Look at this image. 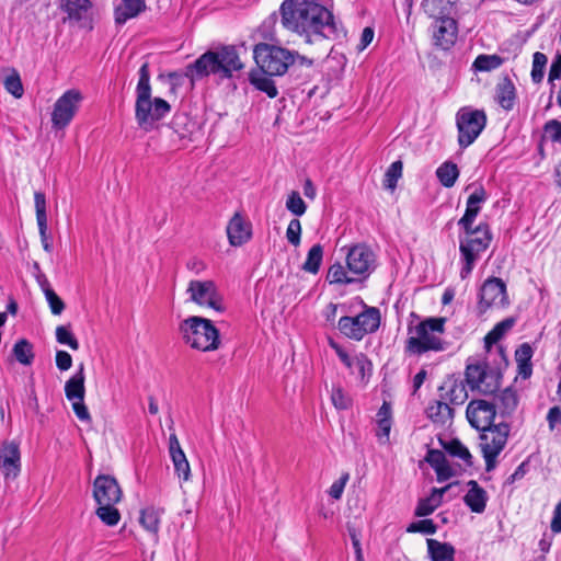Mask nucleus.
Masks as SVG:
<instances>
[{
	"label": "nucleus",
	"instance_id": "1",
	"mask_svg": "<svg viewBox=\"0 0 561 561\" xmlns=\"http://www.w3.org/2000/svg\"><path fill=\"white\" fill-rule=\"evenodd\" d=\"M328 4L285 0L279 8L280 23L286 30L304 36L308 44L336 39L341 34H345V31L343 25L335 21Z\"/></svg>",
	"mask_w": 561,
	"mask_h": 561
},
{
	"label": "nucleus",
	"instance_id": "2",
	"mask_svg": "<svg viewBox=\"0 0 561 561\" xmlns=\"http://www.w3.org/2000/svg\"><path fill=\"white\" fill-rule=\"evenodd\" d=\"M488 194L485 188L479 184L467 199L463 216L458 220L457 225L466 234L465 238L459 237L460 252V278L466 279L474 268L476 262L480 254L484 252L491 244L492 232L490 225L485 221L473 227V224L481 210V204L485 203Z\"/></svg>",
	"mask_w": 561,
	"mask_h": 561
},
{
	"label": "nucleus",
	"instance_id": "3",
	"mask_svg": "<svg viewBox=\"0 0 561 561\" xmlns=\"http://www.w3.org/2000/svg\"><path fill=\"white\" fill-rule=\"evenodd\" d=\"M244 69L239 50L234 45H219L208 49L185 67L184 76L192 83L214 76L219 81L231 80Z\"/></svg>",
	"mask_w": 561,
	"mask_h": 561
},
{
	"label": "nucleus",
	"instance_id": "4",
	"mask_svg": "<svg viewBox=\"0 0 561 561\" xmlns=\"http://www.w3.org/2000/svg\"><path fill=\"white\" fill-rule=\"evenodd\" d=\"M253 57L257 67L268 76L289 73L297 78L308 79L313 60L285 47L259 43L253 48Z\"/></svg>",
	"mask_w": 561,
	"mask_h": 561
},
{
	"label": "nucleus",
	"instance_id": "5",
	"mask_svg": "<svg viewBox=\"0 0 561 561\" xmlns=\"http://www.w3.org/2000/svg\"><path fill=\"white\" fill-rule=\"evenodd\" d=\"M136 87L135 118L140 128L150 130L154 124L171 112V105L161 98L151 99L149 64L139 68Z\"/></svg>",
	"mask_w": 561,
	"mask_h": 561
},
{
	"label": "nucleus",
	"instance_id": "6",
	"mask_svg": "<svg viewBox=\"0 0 561 561\" xmlns=\"http://www.w3.org/2000/svg\"><path fill=\"white\" fill-rule=\"evenodd\" d=\"M446 319L427 318L416 324L413 329L409 328L410 333H414L408 337L405 342V352L422 355L426 352H440L446 348V343L438 336L445 331Z\"/></svg>",
	"mask_w": 561,
	"mask_h": 561
},
{
	"label": "nucleus",
	"instance_id": "7",
	"mask_svg": "<svg viewBox=\"0 0 561 561\" xmlns=\"http://www.w3.org/2000/svg\"><path fill=\"white\" fill-rule=\"evenodd\" d=\"M184 343L202 352H213L220 346V333L213 321L198 316L184 319L179 325Z\"/></svg>",
	"mask_w": 561,
	"mask_h": 561
},
{
	"label": "nucleus",
	"instance_id": "8",
	"mask_svg": "<svg viewBox=\"0 0 561 561\" xmlns=\"http://www.w3.org/2000/svg\"><path fill=\"white\" fill-rule=\"evenodd\" d=\"M380 310L364 304V310L355 316H344L337 322L339 331L347 339L362 341L365 335L376 332L380 327Z\"/></svg>",
	"mask_w": 561,
	"mask_h": 561
},
{
	"label": "nucleus",
	"instance_id": "9",
	"mask_svg": "<svg viewBox=\"0 0 561 561\" xmlns=\"http://www.w3.org/2000/svg\"><path fill=\"white\" fill-rule=\"evenodd\" d=\"M511 426L506 422L482 430L480 448L485 460V470L492 471L496 467V458L506 446Z\"/></svg>",
	"mask_w": 561,
	"mask_h": 561
},
{
	"label": "nucleus",
	"instance_id": "10",
	"mask_svg": "<svg viewBox=\"0 0 561 561\" xmlns=\"http://www.w3.org/2000/svg\"><path fill=\"white\" fill-rule=\"evenodd\" d=\"M486 114L483 110L462 107L456 114L458 145L465 149L472 145L486 126Z\"/></svg>",
	"mask_w": 561,
	"mask_h": 561
},
{
	"label": "nucleus",
	"instance_id": "11",
	"mask_svg": "<svg viewBox=\"0 0 561 561\" xmlns=\"http://www.w3.org/2000/svg\"><path fill=\"white\" fill-rule=\"evenodd\" d=\"M346 266L351 274L357 275L358 282L367 279L376 268V255L364 243L351 247L346 254Z\"/></svg>",
	"mask_w": 561,
	"mask_h": 561
},
{
	"label": "nucleus",
	"instance_id": "12",
	"mask_svg": "<svg viewBox=\"0 0 561 561\" xmlns=\"http://www.w3.org/2000/svg\"><path fill=\"white\" fill-rule=\"evenodd\" d=\"M83 95L79 90H67L54 104L51 124L56 129L67 127L80 107Z\"/></svg>",
	"mask_w": 561,
	"mask_h": 561
},
{
	"label": "nucleus",
	"instance_id": "13",
	"mask_svg": "<svg viewBox=\"0 0 561 561\" xmlns=\"http://www.w3.org/2000/svg\"><path fill=\"white\" fill-rule=\"evenodd\" d=\"M186 293L196 305L207 306L219 312L224 311L221 298L213 280H191Z\"/></svg>",
	"mask_w": 561,
	"mask_h": 561
},
{
	"label": "nucleus",
	"instance_id": "14",
	"mask_svg": "<svg viewBox=\"0 0 561 561\" xmlns=\"http://www.w3.org/2000/svg\"><path fill=\"white\" fill-rule=\"evenodd\" d=\"M478 307L485 312L490 307H505L508 304L506 285L497 277H489L480 289Z\"/></svg>",
	"mask_w": 561,
	"mask_h": 561
},
{
	"label": "nucleus",
	"instance_id": "15",
	"mask_svg": "<svg viewBox=\"0 0 561 561\" xmlns=\"http://www.w3.org/2000/svg\"><path fill=\"white\" fill-rule=\"evenodd\" d=\"M494 355L496 357L494 359L495 365L492 366L488 363L483 380L479 388V391L483 394H494L500 389L503 377L502 370L508 365V359L503 346L496 345Z\"/></svg>",
	"mask_w": 561,
	"mask_h": 561
},
{
	"label": "nucleus",
	"instance_id": "16",
	"mask_svg": "<svg viewBox=\"0 0 561 561\" xmlns=\"http://www.w3.org/2000/svg\"><path fill=\"white\" fill-rule=\"evenodd\" d=\"M466 415L472 427L478 431L485 430L494 425L495 404L482 399L472 400L467 407Z\"/></svg>",
	"mask_w": 561,
	"mask_h": 561
},
{
	"label": "nucleus",
	"instance_id": "17",
	"mask_svg": "<svg viewBox=\"0 0 561 561\" xmlns=\"http://www.w3.org/2000/svg\"><path fill=\"white\" fill-rule=\"evenodd\" d=\"M458 36V23L455 18L434 20L432 24L433 46L447 51L456 44Z\"/></svg>",
	"mask_w": 561,
	"mask_h": 561
},
{
	"label": "nucleus",
	"instance_id": "18",
	"mask_svg": "<svg viewBox=\"0 0 561 561\" xmlns=\"http://www.w3.org/2000/svg\"><path fill=\"white\" fill-rule=\"evenodd\" d=\"M123 492L117 480L108 474H100L93 482V497L99 505L116 504Z\"/></svg>",
	"mask_w": 561,
	"mask_h": 561
},
{
	"label": "nucleus",
	"instance_id": "19",
	"mask_svg": "<svg viewBox=\"0 0 561 561\" xmlns=\"http://www.w3.org/2000/svg\"><path fill=\"white\" fill-rule=\"evenodd\" d=\"M0 469L5 479H15L21 471L20 446L15 442H4L0 447Z\"/></svg>",
	"mask_w": 561,
	"mask_h": 561
},
{
	"label": "nucleus",
	"instance_id": "20",
	"mask_svg": "<svg viewBox=\"0 0 561 561\" xmlns=\"http://www.w3.org/2000/svg\"><path fill=\"white\" fill-rule=\"evenodd\" d=\"M227 236L232 247H241L252 237L251 224L245 222L240 213H236L228 222Z\"/></svg>",
	"mask_w": 561,
	"mask_h": 561
},
{
	"label": "nucleus",
	"instance_id": "21",
	"mask_svg": "<svg viewBox=\"0 0 561 561\" xmlns=\"http://www.w3.org/2000/svg\"><path fill=\"white\" fill-rule=\"evenodd\" d=\"M93 3L91 0H60L58 8L67 14L64 22L81 23L85 21Z\"/></svg>",
	"mask_w": 561,
	"mask_h": 561
},
{
	"label": "nucleus",
	"instance_id": "22",
	"mask_svg": "<svg viewBox=\"0 0 561 561\" xmlns=\"http://www.w3.org/2000/svg\"><path fill=\"white\" fill-rule=\"evenodd\" d=\"M169 453L178 477L183 481H188L191 478L190 463L175 434H171L169 437Z\"/></svg>",
	"mask_w": 561,
	"mask_h": 561
},
{
	"label": "nucleus",
	"instance_id": "23",
	"mask_svg": "<svg viewBox=\"0 0 561 561\" xmlns=\"http://www.w3.org/2000/svg\"><path fill=\"white\" fill-rule=\"evenodd\" d=\"M34 203L36 209V221L38 226V231L41 236V241L43 244V249L50 253L53 251V243L47 233V213H46V197L42 192H35L34 194Z\"/></svg>",
	"mask_w": 561,
	"mask_h": 561
},
{
	"label": "nucleus",
	"instance_id": "24",
	"mask_svg": "<svg viewBox=\"0 0 561 561\" xmlns=\"http://www.w3.org/2000/svg\"><path fill=\"white\" fill-rule=\"evenodd\" d=\"M458 0H423L421 8L433 20L454 18Z\"/></svg>",
	"mask_w": 561,
	"mask_h": 561
},
{
	"label": "nucleus",
	"instance_id": "25",
	"mask_svg": "<svg viewBox=\"0 0 561 561\" xmlns=\"http://www.w3.org/2000/svg\"><path fill=\"white\" fill-rule=\"evenodd\" d=\"M467 485L469 490L463 496V503L472 513H483L489 500L486 491L476 480H469Z\"/></svg>",
	"mask_w": 561,
	"mask_h": 561
},
{
	"label": "nucleus",
	"instance_id": "26",
	"mask_svg": "<svg viewBox=\"0 0 561 561\" xmlns=\"http://www.w3.org/2000/svg\"><path fill=\"white\" fill-rule=\"evenodd\" d=\"M454 409L444 401H434L426 408L427 417L436 425H450L454 420Z\"/></svg>",
	"mask_w": 561,
	"mask_h": 561
},
{
	"label": "nucleus",
	"instance_id": "27",
	"mask_svg": "<svg viewBox=\"0 0 561 561\" xmlns=\"http://www.w3.org/2000/svg\"><path fill=\"white\" fill-rule=\"evenodd\" d=\"M495 101L505 111H512L516 101V89L508 77H504L495 87Z\"/></svg>",
	"mask_w": 561,
	"mask_h": 561
},
{
	"label": "nucleus",
	"instance_id": "28",
	"mask_svg": "<svg viewBox=\"0 0 561 561\" xmlns=\"http://www.w3.org/2000/svg\"><path fill=\"white\" fill-rule=\"evenodd\" d=\"M146 9L145 0H122L121 4L115 7V23L123 25L129 19L136 18Z\"/></svg>",
	"mask_w": 561,
	"mask_h": 561
},
{
	"label": "nucleus",
	"instance_id": "29",
	"mask_svg": "<svg viewBox=\"0 0 561 561\" xmlns=\"http://www.w3.org/2000/svg\"><path fill=\"white\" fill-rule=\"evenodd\" d=\"M494 401L495 410L499 409L501 416H511L518 405L517 391L513 387H506L494 397Z\"/></svg>",
	"mask_w": 561,
	"mask_h": 561
},
{
	"label": "nucleus",
	"instance_id": "30",
	"mask_svg": "<svg viewBox=\"0 0 561 561\" xmlns=\"http://www.w3.org/2000/svg\"><path fill=\"white\" fill-rule=\"evenodd\" d=\"M272 77L273 76H268L259 68L252 69L249 72L248 79L250 84L253 85L256 90L265 93L268 98L274 99L278 95V90Z\"/></svg>",
	"mask_w": 561,
	"mask_h": 561
},
{
	"label": "nucleus",
	"instance_id": "31",
	"mask_svg": "<svg viewBox=\"0 0 561 561\" xmlns=\"http://www.w3.org/2000/svg\"><path fill=\"white\" fill-rule=\"evenodd\" d=\"M84 380H85L84 365L81 363L79 365L78 371H76L73 374V376L69 380L66 381V385H65L66 398L69 401L84 400V393H85Z\"/></svg>",
	"mask_w": 561,
	"mask_h": 561
},
{
	"label": "nucleus",
	"instance_id": "32",
	"mask_svg": "<svg viewBox=\"0 0 561 561\" xmlns=\"http://www.w3.org/2000/svg\"><path fill=\"white\" fill-rule=\"evenodd\" d=\"M534 350L529 343L520 344L515 351V362L517 364V373L523 379L530 378L533 374L531 358Z\"/></svg>",
	"mask_w": 561,
	"mask_h": 561
},
{
	"label": "nucleus",
	"instance_id": "33",
	"mask_svg": "<svg viewBox=\"0 0 561 561\" xmlns=\"http://www.w3.org/2000/svg\"><path fill=\"white\" fill-rule=\"evenodd\" d=\"M162 514L163 510L154 506H148L140 511L139 523L145 530L154 537V541H158Z\"/></svg>",
	"mask_w": 561,
	"mask_h": 561
},
{
	"label": "nucleus",
	"instance_id": "34",
	"mask_svg": "<svg viewBox=\"0 0 561 561\" xmlns=\"http://www.w3.org/2000/svg\"><path fill=\"white\" fill-rule=\"evenodd\" d=\"M427 553L432 561H455V548L449 542L427 539Z\"/></svg>",
	"mask_w": 561,
	"mask_h": 561
},
{
	"label": "nucleus",
	"instance_id": "35",
	"mask_svg": "<svg viewBox=\"0 0 561 561\" xmlns=\"http://www.w3.org/2000/svg\"><path fill=\"white\" fill-rule=\"evenodd\" d=\"M439 444L450 457L461 459L468 467L473 465L472 455L458 438H451L449 440L439 438Z\"/></svg>",
	"mask_w": 561,
	"mask_h": 561
},
{
	"label": "nucleus",
	"instance_id": "36",
	"mask_svg": "<svg viewBox=\"0 0 561 561\" xmlns=\"http://www.w3.org/2000/svg\"><path fill=\"white\" fill-rule=\"evenodd\" d=\"M515 324V318L510 317L501 322L496 323L494 328L485 335L484 344L488 353L492 354V346L497 344V342L505 335L507 331H510Z\"/></svg>",
	"mask_w": 561,
	"mask_h": 561
},
{
	"label": "nucleus",
	"instance_id": "37",
	"mask_svg": "<svg viewBox=\"0 0 561 561\" xmlns=\"http://www.w3.org/2000/svg\"><path fill=\"white\" fill-rule=\"evenodd\" d=\"M446 387H448V390L445 394H442V397L448 400L449 403L460 405L466 401L468 394L462 381L451 380L449 383L442 386L439 390L443 391Z\"/></svg>",
	"mask_w": 561,
	"mask_h": 561
},
{
	"label": "nucleus",
	"instance_id": "38",
	"mask_svg": "<svg viewBox=\"0 0 561 561\" xmlns=\"http://www.w3.org/2000/svg\"><path fill=\"white\" fill-rule=\"evenodd\" d=\"M436 176L444 187H453L459 176V170L456 163L446 161L436 170Z\"/></svg>",
	"mask_w": 561,
	"mask_h": 561
},
{
	"label": "nucleus",
	"instance_id": "39",
	"mask_svg": "<svg viewBox=\"0 0 561 561\" xmlns=\"http://www.w3.org/2000/svg\"><path fill=\"white\" fill-rule=\"evenodd\" d=\"M348 274H351L348 270H345L340 262H336L329 267L327 280L335 285H347L358 282L356 277L348 276Z\"/></svg>",
	"mask_w": 561,
	"mask_h": 561
},
{
	"label": "nucleus",
	"instance_id": "40",
	"mask_svg": "<svg viewBox=\"0 0 561 561\" xmlns=\"http://www.w3.org/2000/svg\"><path fill=\"white\" fill-rule=\"evenodd\" d=\"M486 366L488 362H479L476 364L467 365L465 374L466 381L472 390H479L481 381L483 380V376L485 374Z\"/></svg>",
	"mask_w": 561,
	"mask_h": 561
},
{
	"label": "nucleus",
	"instance_id": "41",
	"mask_svg": "<svg viewBox=\"0 0 561 561\" xmlns=\"http://www.w3.org/2000/svg\"><path fill=\"white\" fill-rule=\"evenodd\" d=\"M503 62H504V58H502L501 56H499L496 54H493V55L481 54L474 59V61L472 64V68L476 71L486 72V71L497 69L499 67H501L503 65Z\"/></svg>",
	"mask_w": 561,
	"mask_h": 561
},
{
	"label": "nucleus",
	"instance_id": "42",
	"mask_svg": "<svg viewBox=\"0 0 561 561\" xmlns=\"http://www.w3.org/2000/svg\"><path fill=\"white\" fill-rule=\"evenodd\" d=\"M322 259L323 247L320 243H317L308 251L307 259L302 264V270L311 274H317L320 270Z\"/></svg>",
	"mask_w": 561,
	"mask_h": 561
},
{
	"label": "nucleus",
	"instance_id": "43",
	"mask_svg": "<svg viewBox=\"0 0 561 561\" xmlns=\"http://www.w3.org/2000/svg\"><path fill=\"white\" fill-rule=\"evenodd\" d=\"M15 359L22 365H31L34 359L33 345L26 339L19 340L12 350Z\"/></svg>",
	"mask_w": 561,
	"mask_h": 561
},
{
	"label": "nucleus",
	"instance_id": "44",
	"mask_svg": "<svg viewBox=\"0 0 561 561\" xmlns=\"http://www.w3.org/2000/svg\"><path fill=\"white\" fill-rule=\"evenodd\" d=\"M95 514L102 523L110 527L116 526L121 520V513L115 507V504L99 505Z\"/></svg>",
	"mask_w": 561,
	"mask_h": 561
},
{
	"label": "nucleus",
	"instance_id": "45",
	"mask_svg": "<svg viewBox=\"0 0 561 561\" xmlns=\"http://www.w3.org/2000/svg\"><path fill=\"white\" fill-rule=\"evenodd\" d=\"M191 119L186 113H175L170 123V127L178 136L183 139L191 133Z\"/></svg>",
	"mask_w": 561,
	"mask_h": 561
},
{
	"label": "nucleus",
	"instance_id": "46",
	"mask_svg": "<svg viewBox=\"0 0 561 561\" xmlns=\"http://www.w3.org/2000/svg\"><path fill=\"white\" fill-rule=\"evenodd\" d=\"M548 58L543 53L536 51L533 56L531 80L534 83H540L545 77V70Z\"/></svg>",
	"mask_w": 561,
	"mask_h": 561
},
{
	"label": "nucleus",
	"instance_id": "47",
	"mask_svg": "<svg viewBox=\"0 0 561 561\" xmlns=\"http://www.w3.org/2000/svg\"><path fill=\"white\" fill-rule=\"evenodd\" d=\"M403 164L400 160L392 162L386 171L383 179V187L393 191L397 186L398 180L402 175Z\"/></svg>",
	"mask_w": 561,
	"mask_h": 561
},
{
	"label": "nucleus",
	"instance_id": "48",
	"mask_svg": "<svg viewBox=\"0 0 561 561\" xmlns=\"http://www.w3.org/2000/svg\"><path fill=\"white\" fill-rule=\"evenodd\" d=\"M56 340L59 344L67 345L73 351L79 350V342L70 330V324L56 328Z\"/></svg>",
	"mask_w": 561,
	"mask_h": 561
},
{
	"label": "nucleus",
	"instance_id": "49",
	"mask_svg": "<svg viewBox=\"0 0 561 561\" xmlns=\"http://www.w3.org/2000/svg\"><path fill=\"white\" fill-rule=\"evenodd\" d=\"M439 506V501L430 494L428 496L419 500L414 515L417 517L428 516Z\"/></svg>",
	"mask_w": 561,
	"mask_h": 561
},
{
	"label": "nucleus",
	"instance_id": "50",
	"mask_svg": "<svg viewBox=\"0 0 561 561\" xmlns=\"http://www.w3.org/2000/svg\"><path fill=\"white\" fill-rule=\"evenodd\" d=\"M286 208L295 216L300 217L307 210V205L297 191L289 193L286 201Z\"/></svg>",
	"mask_w": 561,
	"mask_h": 561
},
{
	"label": "nucleus",
	"instance_id": "51",
	"mask_svg": "<svg viewBox=\"0 0 561 561\" xmlns=\"http://www.w3.org/2000/svg\"><path fill=\"white\" fill-rule=\"evenodd\" d=\"M4 89L12 94L14 98H21L23 95V85L20 78V75L16 70H12L11 75H9L4 79Z\"/></svg>",
	"mask_w": 561,
	"mask_h": 561
},
{
	"label": "nucleus",
	"instance_id": "52",
	"mask_svg": "<svg viewBox=\"0 0 561 561\" xmlns=\"http://www.w3.org/2000/svg\"><path fill=\"white\" fill-rule=\"evenodd\" d=\"M545 139L550 140L553 144L561 145V122L558 119H550L543 125Z\"/></svg>",
	"mask_w": 561,
	"mask_h": 561
},
{
	"label": "nucleus",
	"instance_id": "53",
	"mask_svg": "<svg viewBox=\"0 0 561 561\" xmlns=\"http://www.w3.org/2000/svg\"><path fill=\"white\" fill-rule=\"evenodd\" d=\"M24 392H25L24 403L26 404V407L31 411L38 413L39 404H38V399H37V394H36V390H35V381L32 376L28 378V381L24 387Z\"/></svg>",
	"mask_w": 561,
	"mask_h": 561
},
{
	"label": "nucleus",
	"instance_id": "54",
	"mask_svg": "<svg viewBox=\"0 0 561 561\" xmlns=\"http://www.w3.org/2000/svg\"><path fill=\"white\" fill-rule=\"evenodd\" d=\"M408 533H420L424 535H434L437 531V525L432 519H421L411 523L407 527Z\"/></svg>",
	"mask_w": 561,
	"mask_h": 561
},
{
	"label": "nucleus",
	"instance_id": "55",
	"mask_svg": "<svg viewBox=\"0 0 561 561\" xmlns=\"http://www.w3.org/2000/svg\"><path fill=\"white\" fill-rule=\"evenodd\" d=\"M45 298L48 302L49 309L53 314L59 316L64 312L66 305L64 300L55 293L54 289H47Z\"/></svg>",
	"mask_w": 561,
	"mask_h": 561
},
{
	"label": "nucleus",
	"instance_id": "56",
	"mask_svg": "<svg viewBox=\"0 0 561 561\" xmlns=\"http://www.w3.org/2000/svg\"><path fill=\"white\" fill-rule=\"evenodd\" d=\"M301 224L298 219H291L286 230V238L290 244L297 247L300 244Z\"/></svg>",
	"mask_w": 561,
	"mask_h": 561
},
{
	"label": "nucleus",
	"instance_id": "57",
	"mask_svg": "<svg viewBox=\"0 0 561 561\" xmlns=\"http://www.w3.org/2000/svg\"><path fill=\"white\" fill-rule=\"evenodd\" d=\"M331 400L333 405L339 410H346L351 405V399L341 388H334L332 390Z\"/></svg>",
	"mask_w": 561,
	"mask_h": 561
},
{
	"label": "nucleus",
	"instance_id": "58",
	"mask_svg": "<svg viewBox=\"0 0 561 561\" xmlns=\"http://www.w3.org/2000/svg\"><path fill=\"white\" fill-rule=\"evenodd\" d=\"M425 460L433 469L447 462L445 454L439 449H428Z\"/></svg>",
	"mask_w": 561,
	"mask_h": 561
},
{
	"label": "nucleus",
	"instance_id": "59",
	"mask_svg": "<svg viewBox=\"0 0 561 561\" xmlns=\"http://www.w3.org/2000/svg\"><path fill=\"white\" fill-rule=\"evenodd\" d=\"M347 480L348 473H345L339 480L334 481L330 486L329 495L334 500H339L343 494Z\"/></svg>",
	"mask_w": 561,
	"mask_h": 561
},
{
	"label": "nucleus",
	"instance_id": "60",
	"mask_svg": "<svg viewBox=\"0 0 561 561\" xmlns=\"http://www.w3.org/2000/svg\"><path fill=\"white\" fill-rule=\"evenodd\" d=\"M56 366L61 371L70 369V367L72 366L71 355L66 351H57L56 352Z\"/></svg>",
	"mask_w": 561,
	"mask_h": 561
},
{
	"label": "nucleus",
	"instance_id": "61",
	"mask_svg": "<svg viewBox=\"0 0 561 561\" xmlns=\"http://www.w3.org/2000/svg\"><path fill=\"white\" fill-rule=\"evenodd\" d=\"M561 79V55H557L549 69L548 73V82L553 85V81Z\"/></svg>",
	"mask_w": 561,
	"mask_h": 561
},
{
	"label": "nucleus",
	"instance_id": "62",
	"mask_svg": "<svg viewBox=\"0 0 561 561\" xmlns=\"http://www.w3.org/2000/svg\"><path fill=\"white\" fill-rule=\"evenodd\" d=\"M72 402V409H73V412L76 414V416L80 420V421H91V416H90V413L88 411V408L87 405L84 404V401L83 400H75V401H71Z\"/></svg>",
	"mask_w": 561,
	"mask_h": 561
},
{
	"label": "nucleus",
	"instance_id": "63",
	"mask_svg": "<svg viewBox=\"0 0 561 561\" xmlns=\"http://www.w3.org/2000/svg\"><path fill=\"white\" fill-rule=\"evenodd\" d=\"M551 531L554 534L561 533V500L558 502L553 510V516L550 524Z\"/></svg>",
	"mask_w": 561,
	"mask_h": 561
},
{
	"label": "nucleus",
	"instance_id": "64",
	"mask_svg": "<svg viewBox=\"0 0 561 561\" xmlns=\"http://www.w3.org/2000/svg\"><path fill=\"white\" fill-rule=\"evenodd\" d=\"M547 421L550 430H553L557 424H561V409L557 405L550 408L547 414Z\"/></svg>",
	"mask_w": 561,
	"mask_h": 561
}]
</instances>
